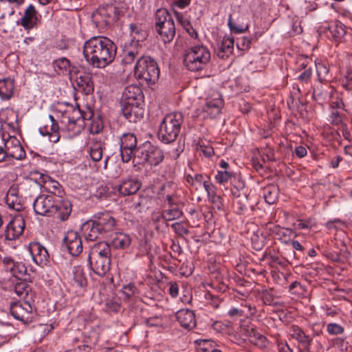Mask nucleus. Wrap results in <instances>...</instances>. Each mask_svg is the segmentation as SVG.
I'll return each instance as SVG.
<instances>
[{
  "mask_svg": "<svg viewBox=\"0 0 352 352\" xmlns=\"http://www.w3.org/2000/svg\"><path fill=\"white\" fill-rule=\"evenodd\" d=\"M117 47L105 36H93L85 42L83 56L92 67L104 68L110 65L116 56Z\"/></svg>",
  "mask_w": 352,
  "mask_h": 352,
  "instance_id": "1",
  "label": "nucleus"
},
{
  "mask_svg": "<svg viewBox=\"0 0 352 352\" xmlns=\"http://www.w3.org/2000/svg\"><path fill=\"white\" fill-rule=\"evenodd\" d=\"M34 211L36 214L46 217L56 215L64 221L72 212V205L68 201H63L52 195H41L33 204Z\"/></svg>",
  "mask_w": 352,
  "mask_h": 352,
  "instance_id": "2",
  "label": "nucleus"
},
{
  "mask_svg": "<svg viewBox=\"0 0 352 352\" xmlns=\"http://www.w3.org/2000/svg\"><path fill=\"white\" fill-rule=\"evenodd\" d=\"M211 58L208 48L203 45H197L189 48L184 58L186 67L191 72H199L205 69Z\"/></svg>",
  "mask_w": 352,
  "mask_h": 352,
  "instance_id": "3",
  "label": "nucleus"
},
{
  "mask_svg": "<svg viewBox=\"0 0 352 352\" xmlns=\"http://www.w3.org/2000/svg\"><path fill=\"white\" fill-rule=\"evenodd\" d=\"M184 116L181 112L166 115L162 121L157 133L158 138L165 144L174 142L181 129Z\"/></svg>",
  "mask_w": 352,
  "mask_h": 352,
  "instance_id": "4",
  "label": "nucleus"
},
{
  "mask_svg": "<svg viewBox=\"0 0 352 352\" xmlns=\"http://www.w3.org/2000/svg\"><path fill=\"white\" fill-rule=\"evenodd\" d=\"M155 29L164 43L173 41L175 35V25L171 14L166 9L160 8L155 13Z\"/></svg>",
  "mask_w": 352,
  "mask_h": 352,
  "instance_id": "5",
  "label": "nucleus"
},
{
  "mask_svg": "<svg viewBox=\"0 0 352 352\" xmlns=\"http://www.w3.org/2000/svg\"><path fill=\"white\" fill-rule=\"evenodd\" d=\"M164 159V154L162 149L146 141L138 145L135 151V162L142 164L146 162L151 166H157Z\"/></svg>",
  "mask_w": 352,
  "mask_h": 352,
  "instance_id": "6",
  "label": "nucleus"
},
{
  "mask_svg": "<svg viewBox=\"0 0 352 352\" xmlns=\"http://www.w3.org/2000/svg\"><path fill=\"white\" fill-rule=\"evenodd\" d=\"M135 75L148 84L155 83L159 78L160 69L156 61L150 56H141L134 68Z\"/></svg>",
  "mask_w": 352,
  "mask_h": 352,
  "instance_id": "7",
  "label": "nucleus"
},
{
  "mask_svg": "<svg viewBox=\"0 0 352 352\" xmlns=\"http://www.w3.org/2000/svg\"><path fill=\"white\" fill-rule=\"evenodd\" d=\"M121 11L113 4L100 6L91 15V19L96 27L104 29L119 19Z\"/></svg>",
  "mask_w": 352,
  "mask_h": 352,
  "instance_id": "8",
  "label": "nucleus"
},
{
  "mask_svg": "<svg viewBox=\"0 0 352 352\" xmlns=\"http://www.w3.org/2000/svg\"><path fill=\"white\" fill-rule=\"evenodd\" d=\"M223 106V100L218 92L213 93L206 98L205 104L201 107V114L204 118H214L220 114Z\"/></svg>",
  "mask_w": 352,
  "mask_h": 352,
  "instance_id": "9",
  "label": "nucleus"
},
{
  "mask_svg": "<svg viewBox=\"0 0 352 352\" xmlns=\"http://www.w3.org/2000/svg\"><path fill=\"white\" fill-rule=\"evenodd\" d=\"M138 148L137 138L133 133H125L120 138V155L123 162L131 160L135 162V151Z\"/></svg>",
  "mask_w": 352,
  "mask_h": 352,
  "instance_id": "10",
  "label": "nucleus"
},
{
  "mask_svg": "<svg viewBox=\"0 0 352 352\" xmlns=\"http://www.w3.org/2000/svg\"><path fill=\"white\" fill-rule=\"evenodd\" d=\"M72 109V113H69V109H58L57 118H59V114L61 116V124H67L69 130H74V126L78 124L80 121L85 120L82 111L78 107Z\"/></svg>",
  "mask_w": 352,
  "mask_h": 352,
  "instance_id": "11",
  "label": "nucleus"
},
{
  "mask_svg": "<svg viewBox=\"0 0 352 352\" xmlns=\"http://www.w3.org/2000/svg\"><path fill=\"white\" fill-rule=\"evenodd\" d=\"M63 248L72 256H78L82 251V240L78 233L73 230L68 231L63 239Z\"/></svg>",
  "mask_w": 352,
  "mask_h": 352,
  "instance_id": "12",
  "label": "nucleus"
},
{
  "mask_svg": "<svg viewBox=\"0 0 352 352\" xmlns=\"http://www.w3.org/2000/svg\"><path fill=\"white\" fill-rule=\"evenodd\" d=\"M10 313L14 318L24 323L32 322L33 318L32 307L27 301L12 304Z\"/></svg>",
  "mask_w": 352,
  "mask_h": 352,
  "instance_id": "13",
  "label": "nucleus"
},
{
  "mask_svg": "<svg viewBox=\"0 0 352 352\" xmlns=\"http://www.w3.org/2000/svg\"><path fill=\"white\" fill-rule=\"evenodd\" d=\"M25 220L21 215L15 216L7 225L5 230V237L9 241L15 240L23 232Z\"/></svg>",
  "mask_w": 352,
  "mask_h": 352,
  "instance_id": "14",
  "label": "nucleus"
},
{
  "mask_svg": "<svg viewBox=\"0 0 352 352\" xmlns=\"http://www.w3.org/2000/svg\"><path fill=\"white\" fill-rule=\"evenodd\" d=\"M40 22L38 14L35 7L30 4L25 10L22 17L17 21L25 30L30 31L36 28Z\"/></svg>",
  "mask_w": 352,
  "mask_h": 352,
  "instance_id": "15",
  "label": "nucleus"
},
{
  "mask_svg": "<svg viewBox=\"0 0 352 352\" xmlns=\"http://www.w3.org/2000/svg\"><path fill=\"white\" fill-rule=\"evenodd\" d=\"M120 104L122 115L130 122H137L143 118L144 110L142 104L124 102V103H120Z\"/></svg>",
  "mask_w": 352,
  "mask_h": 352,
  "instance_id": "16",
  "label": "nucleus"
},
{
  "mask_svg": "<svg viewBox=\"0 0 352 352\" xmlns=\"http://www.w3.org/2000/svg\"><path fill=\"white\" fill-rule=\"evenodd\" d=\"M30 252L34 262L42 267L47 265L50 262V255L47 249L38 242L30 243Z\"/></svg>",
  "mask_w": 352,
  "mask_h": 352,
  "instance_id": "17",
  "label": "nucleus"
},
{
  "mask_svg": "<svg viewBox=\"0 0 352 352\" xmlns=\"http://www.w3.org/2000/svg\"><path fill=\"white\" fill-rule=\"evenodd\" d=\"M93 219L98 225L99 230H101L103 234L113 231L116 225L115 218L107 211L95 214L93 217Z\"/></svg>",
  "mask_w": 352,
  "mask_h": 352,
  "instance_id": "18",
  "label": "nucleus"
},
{
  "mask_svg": "<svg viewBox=\"0 0 352 352\" xmlns=\"http://www.w3.org/2000/svg\"><path fill=\"white\" fill-rule=\"evenodd\" d=\"M92 270L98 276L105 275L110 270V257H100L98 252H94L93 258H88Z\"/></svg>",
  "mask_w": 352,
  "mask_h": 352,
  "instance_id": "19",
  "label": "nucleus"
},
{
  "mask_svg": "<svg viewBox=\"0 0 352 352\" xmlns=\"http://www.w3.org/2000/svg\"><path fill=\"white\" fill-rule=\"evenodd\" d=\"M8 207L17 212L22 211L25 208V201L19 195V189L16 186H11L7 192L5 197Z\"/></svg>",
  "mask_w": 352,
  "mask_h": 352,
  "instance_id": "20",
  "label": "nucleus"
},
{
  "mask_svg": "<svg viewBox=\"0 0 352 352\" xmlns=\"http://www.w3.org/2000/svg\"><path fill=\"white\" fill-rule=\"evenodd\" d=\"M49 119L50 120L45 124L39 128V132L43 136L48 135L50 141L56 143L60 138L59 126L53 116L50 115Z\"/></svg>",
  "mask_w": 352,
  "mask_h": 352,
  "instance_id": "21",
  "label": "nucleus"
},
{
  "mask_svg": "<svg viewBox=\"0 0 352 352\" xmlns=\"http://www.w3.org/2000/svg\"><path fill=\"white\" fill-rule=\"evenodd\" d=\"M142 89L138 86L131 85L126 87L123 91L120 103L129 102V103L142 104Z\"/></svg>",
  "mask_w": 352,
  "mask_h": 352,
  "instance_id": "22",
  "label": "nucleus"
},
{
  "mask_svg": "<svg viewBox=\"0 0 352 352\" xmlns=\"http://www.w3.org/2000/svg\"><path fill=\"white\" fill-rule=\"evenodd\" d=\"M176 318L182 327L192 329L196 325L195 315L192 310L183 309L176 313Z\"/></svg>",
  "mask_w": 352,
  "mask_h": 352,
  "instance_id": "23",
  "label": "nucleus"
},
{
  "mask_svg": "<svg viewBox=\"0 0 352 352\" xmlns=\"http://www.w3.org/2000/svg\"><path fill=\"white\" fill-rule=\"evenodd\" d=\"M6 156L10 155L16 160H22L25 156V152L19 141L15 138L10 139L5 143Z\"/></svg>",
  "mask_w": 352,
  "mask_h": 352,
  "instance_id": "24",
  "label": "nucleus"
},
{
  "mask_svg": "<svg viewBox=\"0 0 352 352\" xmlns=\"http://www.w3.org/2000/svg\"><path fill=\"white\" fill-rule=\"evenodd\" d=\"M116 188L120 195L128 196L136 193L141 188V184L133 179H126L117 185Z\"/></svg>",
  "mask_w": 352,
  "mask_h": 352,
  "instance_id": "25",
  "label": "nucleus"
},
{
  "mask_svg": "<svg viewBox=\"0 0 352 352\" xmlns=\"http://www.w3.org/2000/svg\"><path fill=\"white\" fill-rule=\"evenodd\" d=\"M344 115L340 114L337 110L333 109L329 115V122L332 125L338 126V129L341 131L342 135L345 138H348L350 135V132L347 124L344 121Z\"/></svg>",
  "mask_w": 352,
  "mask_h": 352,
  "instance_id": "26",
  "label": "nucleus"
},
{
  "mask_svg": "<svg viewBox=\"0 0 352 352\" xmlns=\"http://www.w3.org/2000/svg\"><path fill=\"white\" fill-rule=\"evenodd\" d=\"M131 243V238L129 234L123 232H116L111 236L110 245L118 250H124Z\"/></svg>",
  "mask_w": 352,
  "mask_h": 352,
  "instance_id": "27",
  "label": "nucleus"
},
{
  "mask_svg": "<svg viewBox=\"0 0 352 352\" xmlns=\"http://www.w3.org/2000/svg\"><path fill=\"white\" fill-rule=\"evenodd\" d=\"M246 333L250 342L261 349H265L268 346L267 339L254 327L248 329Z\"/></svg>",
  "mask_w": 352,
  "mask_h": 352,
  "instance_id": "28",
  "label": "nucleus"
},
{
  "mask_svg": "<svg viewBox=\"0 0 352 352\" xmlns=\"http://www.w3.org/2000/svg\"><path fill=\"white\" fill-rule=\"evenodd\" d=\"M289 331L291 336L301 344L302 347L311 346L312 338L305 334L301 328L293 325L290 327Z\"/></svg>",
  "mask_w": 352,
  "mask_h": 352,
  "instance_id": "29",
  "label": "nucleus"
},
{
  "mask_svg": "<svg viewBox=\"0 0 352 352\" xmlns=\"http://www.w3.org/2000/svg\"><path fill=\"white\" fill-rule=\"evenodd\" d=\"M234 39L232 36H224L221 45L217 51V56L222 58H227L233 52Z\"/></svg>",
  "mask_w": 352,
  "mask_h": 352,
  "instance_id": "30",
  "label": "nucleus"
},
{
  "mask_svg": "<svg viewBox=\"0 0 352 352\" xmlns=\"http://www.w3.org/2000/svg\"><path fill=\"white\" fill-rule=\"evenodd\" d=\"M140 47L135 46L134 45L129 44L126 45L122 53V63L124 65H131L135 59H138L140 56Z\"/></svg>",
  "mask_w": 352,
  "mask_h": 352,
  "instance_id": "31",
  "label": "nucleus"
},
{
  "mask_svg": "<svg viewBox=\"0 0 352 352\" xmlns=\"http://www.w3.org/2000/svg\"><path fill=\"white\" fill-rule=\"evenodd\" d=\"M76 82L78 88L81 89L85 94H89L94 91V82L90 74H80L77 76Z\"/></svg>",
  "mask_w": 352,
  "mask_h": 352,
  "instance_id": "32",
  "label": "nucleus"
},
{
  "mask_svg": "<svg viewBox=\"0 0 352 352\" xmlns=\"http://www.w3.org/2000/svg\"><path fill=\"white\" fill-rule=\"evenodd\" d=\"M129 29L131 36L133 37V40L131 41L130 44L139 46V43L146 39L147 36L146 32L140 25L137 23H131Z\"/></svg>",
  "mask_w": 352,
  "mask_h": 352,
  "instance_id": "33",
  "label": "nucleus"
},
{
  "mask_svg": "<svg viewBox=\"0 0 352 352\" xmlns=\"http://www.w3.org/2000/svg\"><path fill=\"white\" fill-rule=\"evenodd\" d=\"M83 230L86 239L89 241H95L100 234H104L94 219L84 224Z\"/></svg>",
  "mask_w": 352,
  "mask_h": 352,
  "instance_id": "34",
  "label": "nucleus"
},
{
  "mask_svg": "<svg viewBox=\"0 0 352 352\" xmlns=\"http://www.w3.org/2000/svg\"><path fill=\"white\" fill-rule=\"evenodd\" d=\"M105 144L102 141L94 140L89 148L90 157L93 162H97L102 159Z\"/></svg>",
  "mask_w": 352,
  "mask_h": 352,
  "instance_id": "35",
  "label": "nucleus"
},
{
  "mask_svg": "<svg viewBox=\"0 0 352 352\" xmlns=\"http://www.w3.org/2000/svg\"><path fill=\"white\" fill-rule=\"evenodd\" d=\"M328 30L333 39L340 40L346 34V26L339 21L331 22Z\"/></svg>",
  "mask_w": 352,
  "mask_h": 352,
  "instance_id": "36",
  "label": "nucleus"
},
{
  "mask_svg": "<svg viewBox=\"0 0 352 352\" xmlns=\"http://www.w3.org/2000/svg\"><path fill=\"white\" fill-rule=\"evenodd\" d=\"M14 89V80L10 78L0 80V97L3 100L11 98Z\"/></svg>",
  "mask_w": 352,
  "mask_h": 352,
  "instance_id": "37",
  "label": "nucleus"
},
{
  "mask_svg": "<svg viewBox=\"0 0 352 352\" xmlns=\"http://www.w3.org/2000/svg\"><path fill=\"white\" fill-rule=\"evenodd\" d=\"M94 252H98L100 257H110V245L105 242H99L95 243L90 250L88 258H93Z\"/></svg>",
  "mask_w": 352,
  "mask_h": 352,
  "instance_id": "38",
  "label": "nucleus"
},
{
  "mask_svg": "<svg viewBox=\"0 0 352 352\" xmlns=\"http://www.w3.org/2000/svg\"><path fill=\"white\" fill-rule=\"evenodd\" d=\"M44 189L52 195H54L58 199H60L64 193L61 185L55 180L50 179L45 182Z\"/></svg>",
  "mask_w": 352,
  "mask_h": 352,
  "instance_id": "39",
  "label": "nucleus"
},
{
  "mask_svg": "<svg viewBox=\"0 0 352 352\" xmlns=\"http://www.w3.org/2000/svg\"><path fill=\"white\" fill-rule=\"evenodd\" d=\"M330 89L331 87L329 85L324 86L322 85H320L314 89L312 94L314 99L318 103H322L329 97L330 94Z\"/></svg>",
  "mask_w": 352,
  "mask_h": 352,
  "instance_id": "40",
  "label": "nucleus"
},
{
  "mask_svg": "<svg viewBox=\"0 0 352 352\" xmlns=\"http://www.w3.org/2000/svg\"><path fill=\"white\" fill-rule=\"evenodd\" d=\"M278 188L276 185H269L263 190V195L269 204H274L278 199Z\"/></svg>",
  "mask_w": 352,
  "mask_h": 352,
  "instance_id": "41",
  "label": "nucleus"
},
{
  "mask_svg": "<svg viewBox=\"0 0 352 352\" xmlns=\"http://www.w3.org/2000/svg\"><path fill=\"white\" fill-rule=\"evenodd\" d=\"M73 280L78 287L82 288L87 284V280L82 267L77 266L73 270Z\"/></svg>",
  "mask_w": 352,
  "mask_h": 352,
  "instance_id": "42",
  "label": "nucleus"
},
{
  "mask_svg": "<svg viewBox=\"0 0 352 352\" xmlns=\"http://www.w3.org/2000/svg\"><path fill=\"white\" fill-rule=\"evenodd\" d=\"M30 291V286L24 281L17 282L13 289V292L21 298H26Z\"/></svg>",
  "mask_w": 352,
  "mask_h": 352,
  "instance_id": "43",
  "label": "nucleus"
},
{
  "mask_svg": "<svg viewBox=\"0 0 352 352\" xmlns=\"http://www.w3.org/2000/svg\"><path fill=\"white\" fill-rule=\"evenodd\" d=\"M164 220L173 221L175 219H179L182 215L183 212L177 207H171L169 209L163 211Z\"/></svg>",
  "mask_w": 352,
  "mask_h": 352,
  "instance_id": "44",
  "label": "nucleus"
},
{
  "mask_svg": "<svg viewBox=\"0 0 352 352\" xmlns=\"http://www.w3.org/2000/svg\"><path fill=\"white\" fill-rule=\"evenodd\" d=\"M55 68H57V72L65 73L69 70L70 61L67 58H60L54 63Z\"/></svg>",
  "mask_w": 352,
  "mask_h": 352,
  "instance_id": "45",
  "label": "nucleus"
},
{
  "mask_svg": "<svg viewBox=\"0 0 352 352\" xmlns=\"http://www.w3.org/2000/svg\"><path fill=\"white\" fill-rule=\"evenodd\" d=\"M233 177V173L228 170H218L215 179L219 184H225Z\"/></svg>",
  "mask_w": 352,
  "mask_h": 352,
  "instance_id": "46",
  "label": "nucleus"
},
{
  "mask_svg": "<svg viewBox=\"0 0 352 352\" xmlns=\"http://www.w3.org/2000/svg\"><path fill=\"white\" fill-rule=\"evenodd\" d=\"M327 331L330 336H338L344 333V328L339 324L331 322L327 324Z\"/></svg>",
  "mask_w": 352,
  "mask_h": 352,
  "instance_id": "47",
  "label": "nucleus"
},
{
  "mask_svg": "<svg viewBox=\"0 0 352 352\" xmlns=\"http://www.w3.org/2000/svg\"><path fill=\"white\" fill-rule=\"evenodd\" d=\"M251 43L250 38L243 36L237 38L236 45L239 50L246 52L250 49Z\"/></svg>",
  "mask_w": 352,
  "mask_h": 352,
  "instance_id": "48",
  "label": "nucleus"
},
{
  "mask_svg": "<svg viewBox=\"0 0 352 352\" xmlns=\"http://www.w3.org/2000/svg\"><path fill=\"white\" fill-rule=\"evenodd\" d=\"M27 267L22 262H16L12 275L18 279H21L26 274Z\"/></svg>",
  "mask_w": 352,
  "mask_h": 352,
  "instance_id": "49",
  "label": "nucleus"
},
{
  "mask_svg": "<svg viewBox=\"0 0 352 352\" xmlns=\"http://www.w3.org/2000/svg\"><path fill=\"white\" fill-rule=\"evenodd\" d=\"M16 262L10 256H6L2 259V266L5 271L12 274L15 267Z\"/></svg>",
  "mask_w": 352,
  "mask_h": 352,
  "instance_id": "50",
  "label": "nucleus"
},
{
  "mask_svg": "<svg viewBox=\"0 0 352 352\" xmlns=\"http://www.w3.org/2000/svg\"><path fill=\"white\" fill-rule=\"evenodd\" d=\"M204 180V176L201 174H195L194 175H186V181L192 186H201Z\"/></svg>",
  "mask_w": 352,
  "mask_h": 352,
  "instance_id": "51",
  "label": "nucleus"
},
{
  "mask_svg": "<svg viewBox=\"0 0 352 352\" xmlns=\"http://www.w3.org/2000/svg\"><path fill=\"white\" fill-rule=\"evenodd\" d=\"M234 205L237 208L239 212H243L247 208L248 200L246 197L239 196L234 201Z\"/></svg>",
  "mask_w": 352,
  "mask_h": 352,
  "instance_id": "52",
  "label": "nucleus"
},
{
  "mask_svg": "<svg viewBox=\"0 0 352 352\" xmlns=\"http://www.w3.org/2000/svg\"><path fill=\"white\" fill-rule=\"evenodd\" d=\"M311 76L312 69L311 67H307L298 76V80L302 84H307L310 81Z\"/></svg>",
  "mask_w": 352,
  "mask_h": 352,
  "instance_id": "53",
  "label": "nucleus"
},
{
  "mask_svg": "<svg viewBox=\"0 0 352 352\" xmlns=\"http://www.w3.org/2000/svg\"><path fill=\"white\" fill-rule=\"evenodd\" d=\"M138 292V289L134 284L129 283L123 286L122 294L126 296V298H129L134 296Z\"/></svg>",
  "mask_w": 352,
  "mask_h": 352,
  "instance_id": "54",
  "label": "nucleus"
},
{
  "mask_svg": "<svg viewBox=\"0 0 352 352\" xmlns=\"http://www.w3.org/2000/svg\"><path fill=\"white\" fill-rule=\"evenodd\" d=\"M261 298L265 305H271L274 301V295L270 290H262L261 292Z\"/></svg>",
  "mask_w": 352,
  "mask_h": 352,
  "instance_id": "55",
  "label": "nucleus"
},
{
  "mask_svg": "<svg viewBox=\"0 0 352 352\" xmlns=\"http://www.w3.org/2000/svg\"><path fill=\"white\" fill-rule=\"evenodd\" d=\"M316 67L318 79L320 80L325 79L329 72L328 68L322 63L316 64Z\"/></svg>",
  "mask_w": 352,
  "mask_h": 352,
  "instance_id": "56",
  "label": "nucleus"
},
{
  "mask_svg": "<svg viewBox=\"0 0 352 352\" xmlns=\"http://www.w3.org/2000/svg\"><path fill=\"white\" fill-rule=\"evenodd\" d=\"M228 25L232 32L237 34L245 32L248 28L247 25L245 27L237 25L234 22L232 21L231 16H230L228 19Z\"/></svg>",
  "mask_w": 352,
  "mask_h": 352,
  "instance_id": "57",
  "label": "nucleus"
},
{
  "mask_svg": "<svg viewBox=\"0 0 352 352\" xmlns=\"http://www.w3.org/2000/svg\"><path fill=\"white\" fill-rule=\"evenodd\" d=\"M162 219H164V214L160 212H154L151 216V223L154 226V228L158 230L160 228V223Z\"/></svg>",
  "mask_w": 352,
  "mask_h": 352,
  "instance_id": "58",
  "label": "nucleus"
},
{
  "mask_svg": "<svg viewBox=\"0 0 352 352\" xmlns=\"http://www.w3.org/2000/svg\"><path fill=\"white\" fill-rule=\"evenodd\" d=\"M172 228L179 235H186L189 233L188 230L182 223L176 222L171 225Z\"/></svg>",
  "mask_w": 352,
  "mask_h": 352,
  "instance_id": "59",
  "label": "nucleus"
},
{
  "mask_svg": "<svg viewBox=\"0 0 352 352\" xmlns=\"http://www.w3.org/2000/svg\"><path fill=\"white\" fill-rule=\"evenodd\" d=\"M208 197L211 203L214 205V207H216L218 210L223 209V204L222 202V198L219 195L212 194Z\"/></svg>",
  "mask_w": 352,
  "mask_h": 352,
  "instance_id": "60",
  "label": "nucleus"
},
{
  "mask_svg": "<svg viewBox=\"0 0 352 352\" xmlns=\"http://www.w3.org/2000/svg\"><path fill=\"white\" fill-rule=\"evenodd\" d=\"M276 345L278 352H294L293 349L285 341L278 340Z\"/></svg>",
  "mask_w": 352,
  "mask_h": 352,
  "instance_id": "61",
  "label": "nucleus"
},
{
  "mask_svg": "<svg viewBox=\"0 0 352 352\" xmlns=\"http://www.w3.org/2000/svg\"><path fill=\"white\" fill-rule=\"evenodd\" d=\"M272 231L277 234H279L283 236H289V234L292 233V230L289 229H284L280 228L278 226H274L272 228Z\"/></svg>",
  "mask_w": 352,
  "mask_h": 352,
  "instance_id": "62",
  "label": "nucleus"
},
{
  "mask_svg": "<svg viewBox=\"0 0 352 352\" xmlns=\"http://www.w3.org/2000/svg\"><path fill=\"white\" fill-rule=\"evenodd\" d=\"M24 0H0V9H6L11 3H16L19 6L23 3Z\"/></svg>",
  "mask_w": 352,
  "mask_h": 352,
  "instance_id": "63",
  "label": "nucleus"
},
{
  "mask_svg": "<svg viewBox=\"0 0 352 352\" xmlns=\"http://www.w3.org/2000/svg\"><path fill=\"white\" fill-rule=\"evenodd\" d=\"M296 227L299 230L311 228V220L310 219H307V220L299 219L297 221Z\"/></svg>",
  "mask_w": 352,
  "mask_h": 352,
  "instance_id": "64",
  "label": "nucleus"
}]
</instances>
